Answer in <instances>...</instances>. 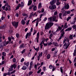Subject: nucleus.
Instances as JSON below:
<instances>
[{
    "label": "nucleus",
    "instance_id": "obj_62",
    "mask_svg": "<svg viewBox=\"0 0 76 76\" xmlns=\"http://www.w3.org/2000/svg\"><path fill=\"white\" fill-rule=\"evenodd\" d=\"M5 63V61H3L1 62V65H3V64H4Z\"/></svg>",
    "mask_w": 76,
    "mask_h": 76
},
{
    "label": "nucleus",
    "instance_id": "obj_52",
    "mask_svg": "<svg viewBox=\"0 0 76 76\" xmlns=\"http://www.w3.org/2000/svg\"><path fill=\"white\" fill-rule=\"evenodd\" d=\"M41 72V69H40L37 72V73H40V72Z\"/></svg>",
    "mask_w": 76,
    "mask_h": 76
},
{
    "label": "nucleus",
    "instance_id": "obj_59",
    "mask_svg": "<svg viewBox=\"0 0 76 76\" xmlns=\"http://www.w3.org/2000/svg\"><path fill=\"white\" fill-rule=\"evenodd\" d=\"M16 59L15 58L13 59V62H16Z\"/></svg>",
    "mask_w": 76,
    "mask_h": 76
},
{
    "label": "nucleus",
    "instance_id": "obj_60",
    "mask_svg": "<svg viewBox=\"0 0 76 76\" xmlns=\"http://www.w3.org/2000/svg\"><path fill=\"white\" fill-rule=\"evenodd\" d=\"M23 61H24V58H23L21 59L20 61H21V62H23Z\"/></svg>",
    "mask_w": 76,
    "mask_h": 76
},
{
    "label": "nucleus",
    "instance_id": "obj_58",
    "mask_svg": "<svg viewBox=\"0 0 76 76\" xmlns=\"http://www.w3.org/2000/svg\"><path fill=\"white\" fill-rule=\"evenodd\" d=\"M33 73V72H29L28 73V74L29 75H32Z\"/></svg>",
    "mask_w": 76,
    "mask_h": 76
},
{
    "label": "nucleus",
    "instance_id": "obj_19",
    "mask_svg": "<svg viewBox=\"0 0 76 76\" xmlns=\"http://www.w3.org/2000/svg\"><path fill=\"white\" fill-rule=\"evenodd\" d=\"M32 0H29L28 1V6H29V5H31V3H32Z\"/></svg>",
    "mask_w": 76,
    "mask_h": 76
},
{
    "label": "nucleus",
    "instance_id": "obj_46",
    "mask_svg": "<svg viewBox=\"0 0 76 76\" xmlns=\"http://www.w3.org/2000/svg\"><path fill=\"white\" fill-rule=\"evenodd\" d=\"M16 37L17 38H19V34L17 33L16 34Z\"/></svg>",
    "mask_w": 76,
    "mask_h": 76
},
{
    "label": "nucleus",
    "instance_id": "obj_42",
    "mask_svg": "<svg viewBox=\"0 0 76 76\" xmlns=\"http://www.w3.org/2000/svg\"><path fill=\"white\" fill-rule=\"evenodd\" d=\"M73 28L74 29H75V31H76V26L75 25H74L73 26Z\"/></svg>",
    "mask_w": 76,
    "mask_h": 76
},
{
    "label": "nucleus",
    "instance_id": "obj_22",
    "mask_svg": "<svg viewBox=\"0 0 76 76\" xmlns=\"http://www.w3.org/2000/svg\"><path fill=\"white\" fill-rule=\"evenodd\" d=\"M62 13H64L63 16H66V15H67V11H64V12L63 13V12H62Z\"/></svg>",
    "mask_w": 76,
    "mask_h": 76
},
{
    "label": "nucleus",
    "instance_id": "obj_21",
    "mask_svg": "<svg viewBox=\"0 0 76 76\" xmlns=\"http://www.w3.org/2000/svg\"><path fill=\"white\" fill-rule=\"evenodd\" d=\"M32 16H34V12H32L30 14V15H29V18H31V17H32Z\"/></svg>",
    "mask_w": 76,
    "mask_h": 76
},
{
    "label": "nucleus",
    "instance_id": "obj_27",
    "mask_svg": "<svg viewBox=\"0 0 76 76\" xmlns=\"http://www.w3.org/2000/svg\"><path fill=\"white\" fill-rule=\"evenodd\" d=\"M6 27V25H4L3 26H1L0 27V29H3V28H4Z\"/></svg>",
    "mask_w": 76,
    "mask_h": 76
},
{
    "label": "nucleus",
    "instance_id": "obj_36",
    "mask_svg": "<svg viewBox=\"0 0 76 76\" xmlns=\"http://www.w3.org/2000/svg\"><path fill=\"white\" fill-rule=\"evenodd\" d=\"M53 37V34L51 33L50 34V36L49 37V38L50 39H51V37Z\"/></svg>",
    "mask_w": 76,
    "mask_h": 76
},
{
    "label": "nucleus",
    "instance_id": "obj_28",
    "mask_svg": "<svg viewBox=\"0 0 76 76\" xmlns=\"http://www.w3.org/2000/svg\"><path fill=\"white\" fill-rule=\"evenodd\" d=\"M53 44L56 47H58V44L57 43H53Z\"/></svg>",
    "mask_w": 76,
    "mask_h": 76
},
{
    "label": "nucleus",
    "instance_id": "obj_12",
    "mask_svg": "<svg viewBox=\"0 0 76 76\" xmlns=\"http://www.w3.org/2000/svg\"><path fill=\"white\" fill-rule=\"evenodd\" d=\"M55 3H56V0H52L50 2V4L51 5H53V4H55Z\"/></svg>",
    "mask_w": 76,
    "mask_h": 76
},
{
    "label": "nucleus",
    "instance_id": "obj_61",
    "mask_svg": "<svg viewBox=\"0 0 76 76\" xmlns=\"http://www.w3.org/2000/svg\"><path fill=\"white\" fill-rule=\"evenodd\" d=\"M9 41L7 42H6V44H5V46H6V45H7V44H9Z\"/></svg>",
    "mask_w": 76,
    "mask_h": 76
},
{
    "label": "nucleus",
    "instance_id": "obj_25",
    "mask_svg": "<svg viewBox=\"0 0 76 76\" xmlns=\"http://www.w3.org/2000/svg\"><path fill=\"white\" fill-rule=\"evenodd\" d=\"M37 7L36 6H35L33 7V10L34 11L37 10Z\"/></svg>",
    "mask_w": 76,
    "mask_h": 76
},
{
    "label": "nucleus",
    "instance_id": "obj_5",
    "mask_svg": "<svg viewBox=\"0 0 76 76\" xmlns=\"http://www.w3.org/2000/svg\"><path fill=\"white\" fill-rule=\"evenodd\" d=\"M9 68V71H13V68H14V69H16V64H14L12 65Z\"/></svg>",
    "mask_w": 76,
    "mask_h": 76
},
{
    "label": "nucleus",
    "instance_id": "obj_35",
    "mask_svg": "<svg viewBox=\"0 0 76 76\" xmlns=\"http://www.w3.org/2000/svg\"><path fill=\"white\" fill-rule=\"evenodd\" d=\"M41 7H42V6H41V3H40L39 4L38 8V9H40V8Z\"/></svg>",
    "mask_w": 76,
    "mask_h": 76
},
{
    "label": "nucleus",
    "instance_id": "obj_51",
    "mask_svg": "<svg viewBox=\"0 0 76 76\" xmlns=\"http://www.w3.org/2000/svg\"><path fill=\"white\" fill-rule=\"evenodd\" d=\"M47 20V18L45 17L43 20V21H44V22H45V21H46Z\"/></svg>",
    "mask_w": 76,
    "mask_h": 76
},
{
    "label": "nucleus",
    "instance_id": "obj_48",
    "mask_svg": "<svg viewBox=\"0 0 76 76\" xmlns=\"http://www.w3.org/2000/svg\"><path fill=\"white\" fill-rule=\"evenodd\" d=\"M26 50L25 49H24V50H23L22 51H21V53L23 54L24 53H25Z\"/></svg>",
    "mask_w": 76,
    "mask_h": 76
},
{
    "label": "nucleus",
    "instance_id": "obj_6",
    "mask_svg": "<svg viewBox=\"0 0 76 76\" xmlns=\"http://www.w3.org/2000/svg\"><path fill=\"white\" fill-rule=\"evenodd\" d=\"M70 45V43H65L63 46L64 48V49H67L68 48V47Z\"/></svg>",
    "mask_w": 76,
    "mask_h": 76
},
{
    "label": "nucleus",
    "instance_id": "obj_16",
    "mask_svg": "<svg viewBox=\"0 0 76 76\" xmlns=\"http://www.w3.org/2000/svg\"><path fill=\"white\" fill-rule=\"evenodd\" d=\"M26 69H27L26 66L25 65H24L22 68L21 69L22 70H25Z\"/></svg>",
    "mask_w": 76,
    "mask_h": 76
},
{
    "label": "nucleus",
    "instance_id": "obj_49",
    "mask_svg": "<svg viewBox=\"0 0 76 76\" xmlns=\"http://www.w3.org/2000/svg\"><path fill=\"white\" fill-rule=\"evenodd\" d=\"M34 5H31V6H30L29 7V9H32V7H34Z\"/></svg>",
    "mask_w": 76,
    "mask_h": 76
},
{
    "label": "nucleus",
    "instance_id": "obj_4",
    "mask_svg": "<svg viewBox=\"0 0 76 76\" xmlns=\"http://www.w3.org/2000/svg\"><path fill=\"white\" fill-rule=\"evenodd\" d=\"M61 32H62V34H61V36L59 37V38L58 39V41H59L60 39H61V38L64 35V28L62 29L61 31Z\"/></svg>",
    "mask_w": 76,
    "mask_h": 76
},
{
    "label": "nucleus",
    "instance_id": "obj_63",
    "mask_svg": "<svg viewBox=\"0 0 76 76\" xmlns=\"http://www.w3.org/2000/svg\"><path fill=\"white\" fill-rule=\"evenodd\" d=\"M67 14H70V11H67Z\"/></svg>",
    "mask_w": 76,
    "mask_h": 76
},
{
    "label": "nucleus",
    "instance_id": "obj_39",
    "mask_svg": "<svg viewBox=\"0 0 76 76\" xmlns=\"http://www.w3.org/2000/svg\"><path fill=\"white\" fill-rule=\"evenodd\" d=\"M70 19H71V17L69 16L66 19L67 21H69V20Z\"/></svg>",
    "mask_w": 76,
    "mask_h": 76
},
{
    "label": "nucleus",
    "instance_id": "obj_33",
    "mask_svg": "<svg viewBox=\"0 0 76 76\" xmlns=\"http://www.w3.org/2000/svg\"><path fill=\"white\" fill-rule=\"evenodd\" d=\"M58 14V12L57 11H56L54 13V16H56V15H57Z\"/></svg>",
    "mask_w": 76,
    "mask_h": 76
},
{
    "label": "nucleus",
    "instance_id": "obj_31",
    "mask_svg": "<svg viewBox=\"0 0 76 76\" xmlns=\"http://www.w3.org/2000/svg\"><path fill=\"white\" fill-rule=\"evenodd\" d=\"M39 47H38L37 48H36L35 50L36 51V52H38V51H39Z\"/></svg>",
    "mask_w": 76,
    "mask_h": 76
},
{
    "label": "nucleus",
    "instance_id": "obj_57",
    "mask_svg": "<svg viewBox=\"0 0 76 76\" xmlns=\"http://www.w3.org/2000/svg\"><path fill=\"white\" fill-rule=\"evenodd\" d=\"M16 72V70H14V71H12V72H11V74H13V73H14L15 72Z\"/></svg>",
    "mask_w": 76,
    "mask_h": 76
},
{
    "label": "nucleus",
    "instance_id": "obj_20",
    "mask_svg": "<svg viewBox=\"0 0 76 76\" xmlns=\"http://www.w3.org/2000/svg\"><path fill=\"white\" fill-rule=\"evenodd\" d=\"M67 23H66L64 24V28L65 29H66V28H67L68 27V26H67Z\"/></svg>",
    "mask_w": 76,
    "mask_h": 76
},
{
    "label": "nucleus",
    "instance_id": "obj_41",
    "mask_svg": "<svg viewBox=\"0 0 76 76\" xmlns=\"http://www.w3.org/2000/svg\"><path fill=\"white\" fill-rule=\"evenodd\" d=\"M20 7L19 6V4H18V5L17 7L16 8V10H18V9H19Z\"/></svg>",
    "mask_w": 76,
    "mask_h": 76
},
{
    "label": "nucleus",
    "instance_id": "obj_40",
    "mask_svg": "<svg viewBox=\"0 0 76 76\" xmlns=\"http://www.w3.org/2000/svg\"><path fill=\"white\" fill-rule=\"evenodd\" d=\"M8 39L9 42H10L11 41H12V39L10 37H8Z\"/></svg>",
    "mask_w": 76,
    "mask_h": 76
},
{
    "label": "nucleus",
    "instance_id": "obj_34",
    "mask_svg": "<svg viewBox=\"0 0 76 76\" xmlns=\"http://www.w3.org/2000/svg\"><path fill=\"white\" fill-rule=\"evenodd\" d=\"M65 39H66V41H67V42H68L67 43H69V41H70V40L69 39V38H65Z\"/></svg>",
    "mask_w": 76,
    "mask_h": 76
},
{
    "label": "nucleus",
    "instance_id": "obj_13",
    "mask_svg": "<svg viewBox=\"0 0 76 76\" xmlns=\"http://www.w3.org/2000/svg\"><path fill=\"white\" fill-rule=\"evenodd\" d=\"M21 4H19V6L21 7H23V6H24V3H23V2H21Z\"/></svg>",
    "mask_w": 76,
    "mask_h": 76
},
{
    "label": "nucleus",
    "instance_id": "obj_11",
    "mask_svg": "<svg viewBox=\"0 0 76 76\" xmlns=\"http://www.w3.org/2000/svg\"><path fill=\"white\" fill-rule=\"evenodd\" d=\"M53 42L54 43L53 39H50V42L49 41L48 42V45H51V44H52Z\"/></svg>",
    "mask_w": 76,
    "mask_h": 76
},
{
    "label": "nucleus",
    "instance_id": "obj_14",
    "mask_svg": "<svg viewBox=\"0 0 76 76\" xmlns=\"http://www.w3.org/2000/svg\"><path fill=\"white\" fill-rule=\"evenodd\" d=\"M21 24L24 25L25 24V21L23 19H22L21 21Z\"/></svg>",
    "mask_w": 76,
    "mask_h": 76
},
{
    "label": "nucleus",
    "instance_id": "obj_18",
    "mask_svg": "<svg viewBox=\"0 0 76 76\" xmlns=\"http://www.w3.org/2000/svg\"><path fill=\"white\" fill-rule=\"evenodd\" d=\"M73 34H71L70 35L69 37V39H72L73 38Z\"/></svg>",
    "mask_w": 76,
    "mask_h": 76
},
{
    "label": "nucleus",
    "instance_id": "obj_56",
    "mask_svg": "<svg viewBox=\"0 0 76 76\" xmlns=\"http://www.w3.org/2000/svg\"><path fill=\"white\" fill-rule=\"evenodd\" d=\"M6 74H7V75H9V76H10V75H11V73H10L9 72L6 73Z\"/></svg>",
    "mask_w": 76,
    "mask_h": 76
},
{
    "label": "nucleus",
    "instance_id": "obj_30",
    "mask_svg": "<svg viewBox=\"0 0 76 76\" xmlns=\"http://www.w3.org/2000/svg\"><path fill=\"white\" fill-rule=\"evenodd\" d=\"M72 30V28H69L66 29L65 30V31H71Z\"/></svg>",
    "mask_w": 76,
    "mask_h": 76
},
{
    "label": "nucleus",
    "instance_id": "obj_26",
    "mask_svg": "<svg viewBox=\"0 0 76 76\" xmlns=\"http://www.w3.org/2000/svg\"><path fill=\"white\" fill-rule=\"evenodd\" d=\"M42 52H41V53H39L38 56L41 57L42 56Z\"/></svg>",
    "mask_w": 76,
    "mask_h": 76
},
{
    "label": "nucleus",
    "instance_id": "obj_50",
    "mask_svg": "<svg viewBox=\"0 0 76 76\" xmlns=\"http://www.w3.org/2000/svg\"><path fill=\"white\" fill-rule=\"evenodd\" d=\"M33 65V61H31L30 63V65L32 66Z\"/></svg>",
    "mask_w": 76,
    "mask_h": 76
},
{
    "label": "nucleus",
    "instance_id": "obj_23",
    "mask_svg": "<svg viewBox=\"0 0 76 76\" xmlns=\"http://www.w3.org/2000/svg\"><path fill=\"white\" fill-rule=\"evenodd\" d=\"M23 16H26V17L27 18L28 17V16L26 14H25V13H23L22 14Z\"/></svg>",
    "mask_w": 76,
    "mask_h": 76
},
{
    "label": "nucleus",
    "instance_id": "obj_55",
    "mask_svg": "<svg viewBox=\"0 0 76 76\" xmlns=\"http://www.w3.org/2000/svg\"><path fill=\"white\" fill-rule=\"evenodd\" d=\"M39 21H37L36 22V26H37L38 25V22H39Z\"/></svg>",
    "mask_w": 76,
    "mask_h": 76
},
{
    "label": "nucleus",
    "instance_id": "obj_1",
    "mask_svg": "<svg viewBox=\"0 0 76 76\" xmlns=\"http://www.w3.org/2000/svg\"><path fill=\"white\" fill-rule=\"evenodd\" d=\"M54 25V23L51 22H48L46 23L45 27V29H48L50 28Z\"/></svg>",
    "mask_w": 76,
    "mask_h": 76
},
{
    "label": "nucleus",
    "instance_id": "obj_17",
    "mask_svg": "<svg viewBox=\"0 0 76 76\" xmlns=\"http://www.w3.org/2000/svg\"><path fill=\"white\" fill-rule=\"evenodd\" d=\"M24 65H25L26 66H29V62H27V63L26 62H24Z\"/></svg>",
    "mask_w": 76,
    "mask_h": 76
},
{
    "label": "nucleus",
    "instance_id": "obj_53",
    "mask_svg": "<svg viewBox=\"0 0 76 76\" xmlns=\"http://www.w3.org/2000/svg\"><path fill=\"white\" fill-rule=\"evenodd\" d=\"M61 4V3H60V2H59L58 1H57L56 4L57 5H58L59 4Z\"/></svg>",
    "mask_w": 76,
    "mask_h": 76
},
{
    "label": "nucleus",
    "instance_id": "obj_3",
    "mask_svg": "<svg viewBox=\"0 0 76 76\" xmlns=\"http://www.w3.org/2000/svg\"><path fill=\"white\" fill-rule=\"evenodd\" d=\"M12 24L13 26L15 28H18V25H19V22H16L15 21H13L12 22Z\"/></svg>",
    "mask_w": 76,
    "mask_h": 76
},
{
    "label": "nucleus",
    "instance_id": "obj_32",
    "mask_svg": "<svg viewBox=\"0 0 76 76\" xmlns=\"http://www.w3.org/2000/svg\"><path fill=\"white\" fill-rule=\"evenodd\" d=\"M62 15V14H61V13H59V16L60 18L61 19H62V17H61Z\"/></svg>",
    "mask_w": 76,
    "mask_h": 76
},
{
    "label": "nucleus",
    "instance_id": "obj_10",
    "mask_svg": "<svg viewBox=\"0 0 76 76\" xmlns=\"http://www.w3.org/2000/svg\"><path fill=\"white\" fill-rule=\"evenodd\" d=\"M30 36H31V32H29L27 33L26 36V39H27L28 37H29Z\"/></svg>",
    "mask_w": 76,
    "mask_h": 76
},
{
    "label": "nucleus",
    "instance_id": "obj_24",
    "mask_svg": "<svg viewBox=\"0 0 76 76\" xmlns=\"http://www.w3.org/2000/svg\"><path fill=\"white\" fill-rule=\"evenodd\" d=\"M48 19L49 22H52V17L49 18Z\"/></svg>",
    "mask_w": 76,
    "mask_h": 76
},
{
    "label": "nucleus",
    "instance_id": "obj_47",
    "mask_svg": "<svg viewBox=\"0 0 76 76\" xmlns=\"http://www.w3.org/2000/svg\"><path fill=\"white\" fill-rule=\"evenodd\" d=\"M2 54L3 56H6V54L5 52H3Z\"/></svg>",
    "mask_w": 76,
    "mask_h": 76
},
{
    "label": "nucleus",
    "instance_id": "obj_45",
    "mask_svg": "<svg viewBox=\"0 0 76 76\" xmlns=\"http://www.w3.org/2000/svg\"><path fill=\"white\" fill-rule=\"evenodd\" d=\"M49 68L50 69H53V66H52V65H49Z\"/></svg>",
    "mask_w": 76,
    "mask_h": 76
},
{
    "label": "nucleus",
    "instance_id": "obj_29",
    "mask_svg": "<svg viewBox=\"0 0 76 76\" xmlns=\"http://www.w3.org/2000/svg\"><path fill=\"white\" fill-rule=\"evenodd\" d=\"M60 69L61 70V74H63V67H61L60 68Z\"/></svg>",
    "mask_w": 76,
    "mask_h": 76
},
{
    "label": "nucleus",
    "instance_id": "obj_7",
    "mask_svg": "<svg viewBox=\"0 0 76 76\" xmlns=\"http://www.w3.org/2000/svg\"><path fill=\"white\" fill-rule=\"evenodd\" d=\"M39 33L38 32L37 34V37L35 39H36L37 42H39Z\"/></svg>",
    "mask_w": 76,
    "mask_h": 76
},
{
    "label": "nucleus",
    "instance_id": "obj_2",
    "mask_svg": "<svg viewBox=\"0 0 76 76\" xmlns=\"http://www.w3.org/2000/svg\"><path fill=\"white\" fill-rule=\"evenodd\" d=\"M69 9V4H65L64 6L61 9V12H62L63 13L64 12V9L66 10V9Z\"/></svg>",
    "mask_w": 76,
    "mask_h": 76
},
{
    "label": "nucleus",
    "instance_id": "obj_8",
    "mask_svg": "<svg viewBox=\"0 0 76 76\" xmlns=\"http://www.w3.org/2000/svg\"><path fill=\"white\" fill-rule=\"evenodd\" d=\"M56 5H53L51 7H49V9L51 10H54V9H55L56 8Z\"/></svg>",
    "mask_w": 76,
    "mask_h": 76
},
{
    "label": "nucleus",
    "instance_id": "obj_15",
    "mask_svg": "<svg viewBox=\"0 0 76 76\" xmlns=\"http://www.w3.org/2000/svg\"><path fill=\"white\" fill-rule=\"evenodd\" d=\"M25 47V45H24V44H22L20 46L19 48H23Z\"/></svg>",
    "mask_w": 76,
    "mask_h": 76
},
{
    "label": "nucleus",
    "instance_id": "obj_44",
    "mask_svg": "<svg viewBox=\"0 0 76 76\" xmlns=\"http://www.w3.org/2000/svg\"><path fill=\"white\" fill-rule=\"evenodd\" d=\"M76 51L75 50H74V52L73 53V55L74 56H76V53L75 52V51Z\"/></svg>",
    "mask_w": 76,
    "mask_h": 76
},
{
    "label": "nucleus",
    "instance_id": "obj_38",
    "mask_svg": "<svg viewBox=\"0 0 76 76\" xmlns=\"http://www.w3.org/2000/svg\"><path fill=\"white\" fill-rule=\"evenodd\" d=\"M8 11H10V10H11V9L10 8V5H8Z\"/></svg>",
    "mask_w": 76,
    "mask_h": 76
},
{
    "label": "nucleus",
    "instance_id": "obj_43",
    "mask_svg": "<svg viewBox=\"0 0 76 76\" xmlns=\"http://www.w3.org/2000/svg\"><path fill=\"white\" fill-rule=\"evenodd\" d=\"M50 55H49V54L47 56V59H49V58H50Z\"/></svg>",
    "mask_w": 76,
    "mask_h": 76
},
{
    "label": "nucleus",
    "instance_id": "obj_9",
    "mask_svg": "<svg viewBox=\"0 0 76 76\" xmlns=\"http://www.w3.org/2000/svg\"><path fill=\"white\" fill-rule=\"evenodd\" d=\"M56 16H53L52 17V20L53 22L55 21V22H58V20L56 19Z\"/></svg>",
    "mask_w": 76,
    "mask_h": 76
},
{
    "label": "nucleus",
    "instance_id": "obj_37",
    "mask_svg": "<svg viewBox=\"0 0 76 76\" xmlns=\"http://www.w3.org/2000/svg\"><path fill=\"white\" fill-rule=\"evenodd\" d=\"M34 32L33 33V35H34L35 34L37 33V30H34Z\"/></svg>",
    "mask_w": 76,
    "mask_h": 76
},
{
    "label": "nucleus",
    "instance_id": "obj_64",
    "mask_svg": "<svg viewBox=\"0 0 76 76\" xmlns=\"http://www.w3.org/2000/svg\"><path fill=\"white\" fill-rule=\"evenodd\" d=\"M7 75V74L6 73H3V76H6Z\"/></svg>",
    "mask_w": 76,
    "mask_h": 76
},
{
    "label": "nucleus",
    "instance_id": "obj_54",
    "mask_svg": "<svg viewBox=\"0 0 76 76\" xmlns=\"http://www.w3.org/2000/svg\"><path fill=\"white\" fill-rule=\"evenodd\" d=\"M34 68H35L37 70V64H35L34 66Z\"/></svg>",
    "mask_w": 76,
    "mask_h": 76
}]
</instances>
